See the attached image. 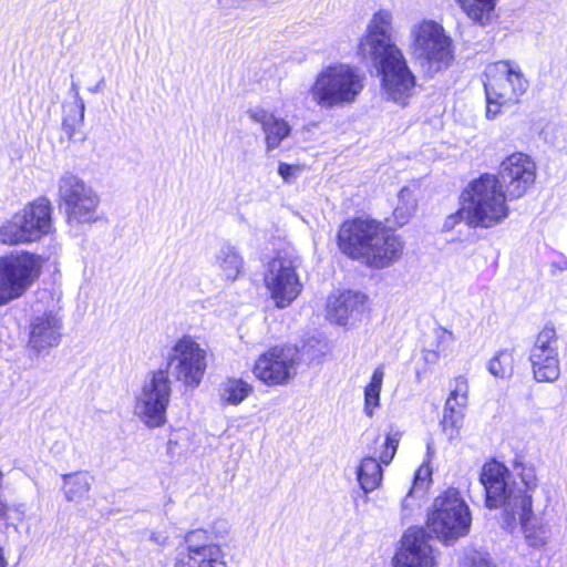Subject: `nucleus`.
<instances>
[{
    "label": "nucleus",
    "instance_id": "obj_1",
    "mask_svg": "<svg viewBox=\"0 0 567 567\" xmlns=\"http://www.w3.org/2000/svg\"><path fill=\"white\" fill-rule=\"evenodd\" d=\"M514 471L519 482L512 481L508 468L497 461L483 465L480 482L486 507L502 509L499 523L505 530L520 528L529 546L542 547L549 540L550 529L533 512V494L538 487L535 467L516 463Z\"/></svg>",
    "mask_w": 567,
    "mask_h": 567
},
{
    "label": "nucleus",
    "instance_id": "obj_2",
    "mask_svg": "<svg viewBox=\"0 0 567 567\" xmlns=\"http://www.w3.org/2000/svg\"><path fill=\"white\" fill-rule=\"evenodd\" d=\"M338 241L342 252L374 268L390 266L403 251V243L398 236L369 219L344 221Z\"/></svg>",
    "mask_w": 567,
    "mask_h": 567
},
{
    "label": "nucleus",
    "instance_id": "obj_3",
    "mask_svg": "<svg viewBox=\"0 0 567 567\" xmlns=\"http://www.w3.org/2000/svg\"><path fill=\"white\" fill-rule=\"evenodd\" d=\"M461 198L462 214H465V223L472 228H492L509 216L508 196L496 175L482 174L465 187Z\"/></svg>",
    "mask_w": 567,
    "mask_h": 567
},
{
    "label": "nucleus",
    "instance_id": "obj_4",
    "mask_svg": "<svg viewBox=\"0 0 567 567\" xmlns=\"http://www.w3.org/2000/svg\"><path fill=\"white\" fill-rule=\"evenodd\" d=\"M410 52L430 76L447 69L454 60L453 40L433 19H422L410 28Z\"/></svg>",
    "mask_w": 567,
    "mask_h": 567
},
{
    "label": "nucleus",
    "instance_id": "obj_5",
    "mask_svg": "<svg viewBox=\"0 0 567 567\" xmlns=\"http://www.w3.org/2000/svg\"><path fill=\"white\" fill-rule=\"evenodd\" d=\"M364 74L353 66L329 65L317 74L309 94L320 107H344L358 100L364 89Z\"/></svg>",
    "mask_w": 567,
    "mask_h": 567
},
{
    "label": "nucleus",
    "instance_id": "obj_6",
    "mask_svg": "<svg viewBox=\"0 0 567 567\" xmlns=\"http://www.w3.org/2000/svg\"><path fill=\"white\" fill-rule=\"evenodd\" d=\"M484 76L486 116L488 118L496 117L504 107L517 104L529 86L519 65L509 61L488 64Z\"/></svg>",
    "mask_w": 567,
    "mask_h": 567
},
{
    "label": "nucleus",
    "instance_id": "obj_7",
    "mask_svg": "<svg viewBox=\"0 0 567 567\" xmlns=\"http://www.w3.org/2000/svg\"><path fill=\"white\" fill-rule=\"evenodd\" d=\"M471 524L470 507L456 488H449L435 497L426 520L429 530L445 544L466 536Z\"/></svg>",
    "mask_w": 567,
    "mask_h": 567
},
{
    "label": "nucleus",
    "instance_id": "obj_8",
    "mask_svg": "<svg viewBox=\"0 0 567 567\" xmlns=\"http://www.w3.org/2000/svg\"><path fill=\"white\" fill-rule=\"evenodd\" d=\"M207 349L194 337L185 334L178 338L167 351V375L189 389L197 388L207 369Z\"/></svg>",
    "mask_w": 567,
    "mask_h": 567
},
{
    "label": "nucleus",
    "instance_id": "obj_9",
    "mask_svg": "<svg viewBox=\"0 0 567 567\" xmlns=\"http://www.w3.org/2000/svg\"><path fill=\"white\" fill-rule=\"evenodd\" d=\"M51 214L52 207L48 199L34 200L0 226V243L19 245L41 239L52 229Z\"/></svg>",
    "mask_w": 567,
    "mask_h": 567
},
{
    "label": "nucleus",
    "instance_id": "obj_10",
    "mask_svg": "<svg viewBox=\"0 0 567 567\" xmlns=\"http://www.w3.org/2000/svg\"><path fill=\"white\" fill-rule=\"evenodd\" d=\"M367 61L373 64L380 75L385 99L405 106L413 95L416 81L402 50L392 48L390 52Z\"/></svg>",
    "mask_w": 567,
    "mask_h": 567
},
{
    "label": "nucleus",
    "instance_id": "obj_11",
    "mask_svg": "<svg viewBox=\"0 0 567 567\" xmlns=\"http://www.w3.org/2000/svg\"><path fill=\"white\" fill-rule=\"evenodd\" d=\"M300 266V258L289 252H280L268 261L264 284L277 308L289 307L301 293Z\"/></svg>",
    "mask_w": 567,
    "mask_h": 567
},
{
    "label": "nucleus",
    "instance_id": "obj_12",
    "mask_svg": "<svg viewBox=\"0 0 567 567\" xmlns=\"http://www.w3.org/2000/svg\"><path fill=\"white\" fill-rule=\"evenodd\" d=\"M58 197L70 225L91 224L97 220L100 197L76 175L65 173L59 178Z\"/></svg>",
    "mask_w": 567,
    "mask_h": 567
},
{
    "label": "nucleus",
    "instance_id": "obj_13",
    "mask_svg": "<svg viewBox=\"0 0 567 567\" xmlns=\"http://www.w3.org/2000/svg\"><path fill=\"white\" fill-rule=\"evenodd\" d=\"M171 393V379L167 371L159 369L153 372L135 396V415L148 427L164 425Z\"/></svg>",
    "mask_w": 567,
    "mask_h": 567
},
{
    "label": "nucleus",
    "instance_id": "obj_14",
    "mask_svg": "<svg viewBox=\"0 0 567 567\" xmlns=\"http://www.w3.org/2000/svg\"><path fill=\"white\" fill-rule=\"evenodd\" d=\"M174 567H227L221 547L213 542L208 530L198 528L184 536L177 549Z\"/></svg>",
    "mask_w": 567,
    "mask_h": 567
},
{
    "label": "nucleus",
    "instance_id": "obj_15",
    "mask_svg": "<svg viewBox=\"0 0 567 567\" xmlns=\"http://www.w3.org/2000/svg\"><path fill=\"white\" fill-rule=\"evenodd\" d=\"M298 365L296 350L272 347L257 358L252 373L266 385H285L295 378Z\"/></svg>",
    "mask_w": 567,
    "mask_h": 567
},
{
    "label": "nucleus",
    "instance_id": "obj_16",
    "mask_svg": "<svg viewBox=\"0 0 567 567\" xmlns=\"http://www.w3.org/2000/svg\"><path fill=\"white\" fill-rule=\"evenodd\" d=\"M496 177L508 198L518 199L535 184L536 164L529 155L515 152L501 162Z\"/></svg>",
    "mask_w": 567,
    "mask_h": 567
},
{
    "label": "nucleus",
    "instance_id": "obj_17",
    "mask_svg": "<svg viewBox=\"0 0 567 567\" xmlns=\"http://www.w3.org/2000/svg\"><path fill=\"white\" fill-rule=\"evenodd\" d=\"M559 339L554 327L545 326L537 334L529 352L533 374L538 382H554L559 378Z\"/></svg>",
    "mask_w": 567,
    "mask_h": 567
},
{
    "label": "nucleus",
    "instance_id": "obj_18",
    "mask_svg": "<svg viewBox=\"0 0 567 567\" xmlns=\"http://www.w3.org/2000/svg\"><path fill=\"white\" fill-rule=\"evenodd\" d=\"M393 30V12L390 9H379L370 18L364 35L360 39L358 54L368 60L400 49L391 41Z\"/></svg>",
    "mask_w": 567,
    "mask_h": 567
},
{
    "label": "nucleus",
    "instance_id": "obj_19",
    "mask_svg": "<svg viewBox=\"0 0 567 567\" xmlns=\"http://www.w3.org/2000/svg\"><path fill=\"white\" fill-rule=\"evenodd\" d=\"M393 567H435V556L422 529H409L392 559Z\"/></svg>",
    "mask_w": 567,
    "mask_h": 567
},
{
    "label": "nucleus",
    "instance_id": "obj_20",
    "mask_svg": "<svg viewBox=\"0 0 567 567\" xmlns=\"http://www.w3.org/2000/svg\"><path fill=\"white\" fill-rule=\"evenodd\" d=\"M62 327L61 318L53 310L33 315L29 323L28 347L38 355L49 353L60 344Z\"/></svg>",
    "mask_w": 567,
    "mask_h": 567
},
{
    "label": "nucleus",
    "instance_id": "obj_21",
    "mask_svg": "<svg viewBox=\"0 0 567 567\" xmlns=\"http://www.w3.org/2000/svg\"><path fill=\"white\" fill-rule=\"evenodd\" d=\"M470 385L465 377L458 375L451 382L450 394L443 409L441 421L443 431L451 437H455L463 425L465 411L468 404Z\"/></svg>",
    "mask_w": 567,
    "mask_h": 567
},
{
    "label": "nucleus",
    "instance_id": "obj_22",
    "mask_svg": "<svg viewBox=\"0 0 567 567\" xmlns=\"http://www.w3.org/2000/svg\"><path fill=\"white\" fill-rule=\"evenodd\" d=\"M42 261L38 255L21 252L0 258V274L14 280L24 289H29L39 278Z\"/></svg>",
    "mask_w": 567,
    "mask_h": 567
},
{
    "label": "nucleus",
    "instance_id": "obj_23",
    "mask_svg": "<svg viewBox=\"0 0 567 567\" xmlns=\"http://www.w3.org/2000/svg\"><path fill=\"white\" fill-rule=\"evenodd\" d=\"M367 297L357 291L347 290L331 296L327 305L328 319L339 326L358 321L365 309Z\"/></svg>",
    "mask_w": 567,
    "mask_h": 567
},
{
    "label": "nucleus",
    "instance_id": "obj_24",
    "mask_svg": "<svg viewBox=\"0 0 567 567\" xmlns=\"http://www.w3.org/2000/svg\"><path fill=\"white\" fill-rule=\"evenodd\" d=\"M249 118L261 126L265 135L266 153L277 150L280 144L291 134V125L282 117L276 116L274 113L265 109H254L248 112Z\"/></svg>",
    "mask_w": 567,
    "mask_h": 567
},
{
    "label": "nucleus",
    "instance_id": "obj_25",
    "mask_svg": "<svg viewBox=\"0 0 567 567\" xmlns=\"http://www.w3.org/2000/svg\"><path fill=\"white\" fill-rule=\"evenodd\" d=\"M432 471L427 464H422L414 473L413 482L401 502L402 518L411 517L421 508L422 502L431 484Z\"/></svg>",
    "mask_w": 567,
    "mask_h": 567
},
{
    "label": "nucleus",
    "instance_id": "obj_26",
    "mask_svg": "<svg viewBox=\"0 0 567 567\" xmlns=\"http://www.w3.org/2000/svg\"><path fill=\"white\" fill-rule=\"evenodd\" d=\"M215 266L220 275L229 281H235L244 269V257L237 247L224 243L215 255Z\"/></svg>",
    "mask_w": 567,
    "mask_h": 567
},
{
    "label": "nucleus",
    "instance_id": "obj_27",
    "mask_svg": "<svg viewBox=\"0 0 567 567\" xmlns=\"http://www.w3.org/2000/svg\"><path fill=\"white\" fill-rule=\"evenodd\" d=\"M462 12L476 25L486 27L495 19L497 0H455Z\"/></svg>",
    "mask_w": 567,
    "mask_h": 567
},
{
    "label": "nucleus",
    "instance_id": "obj_28",
    "mask_svg": "<svg viewBox=\"0 0 567 567\" xmlns=\"http://www.w3.org/2000/svg\"><path fill=\"white\" fill-rule=\"evenodd\" d=\"M62 491L68 502L80 503L87 498L94 477L85 471L63 475Z\"/></svg>",
    "mask_w": 567,
    "mask_h": 567
},
{
    "label": "nucleus",
    "instance_id": "obj_29",
    "mask_svg": "<svg viewBox=\"0 0 567 567\" xmlns=\"http://www.w3.org/2000/svg\"><path fill=\"white\" fill-rule=\"evenodd\" d=\"M382 477L381 464L374 457H364L361 461L357 471V478L364 493L377 489L381 485Z\"/></svg>",
    "mask_w": 567,
    "mask_h": 567
},
{
    "label": "nucleus",
    "instance_id": "obj_30",
    "mask_svg": "<svg viewBox=\"0 0 567 567\" xmlns=\"http://www.w3.org/2000/svg\"><path fill=\"white\" fill-rule=\"evenodd\" d=\"M220 399L231 405H238L252 392V385L243 379L229 378L220 384Z\"/></svg>",
    "mask_w": 567,
    "mask_h": 567
},
{
    "label": "nucleus",
    "instance_id": "obj_31",
    "mask_svg": "<svg viewBox=\"0 0 567 567\" xmlns=\"http://www.w3.org/2000/svg\"><path fill=\"white\" fill-rule=\"evenodd\" d=\"M384 379L383 367L374 369L370 382L364 388L363 411L367 416L372 417L374 410L380 406V394Z\"/></svg>",
    "mask_w": 567,
    "mask_h": 567
},
{
    "label": "nucleus",
    "instance_id": "obj_32",
    "mask_svg": "<svg viewBox=\"0 0 567 567\" xmlns=\"http://www.w3.org/2000/svg\"><path fill=\"white\" fill-rule=\"evenodd\" d=\"M415 209L416 199L413 196L412 192L406 187L402 188L399 194L398 205L393 213L395 221L400 226L405 225L411 218V216L414 214Z\"/></svg>",
    "mask_w": 567,
    "mask_h": 567
},
{
    "label": "nucleus",
    "instance_id": "obj_33",
    "mask_svg": "<svg viewBox=\"0 0 567 567\" xmlns=\"http://www.w3.org/2000/svg\"><path fill=\"white\" fill-rule=\"evenodd\" d=\"M514 355L511 350L499 351L488 363V371L496 378H505L512 373Z\"/></svg>",
    "mask_w": 567,
    "mask_h": 567
},
{
    "label": "nucleus",
    "instance_id": "obj_34",
    "mask_svg": "<svg viewBox=\"0 0 567 567\" xmlns=\"http://www.w3.org/2000/svg\"><path fill=\"white\" fill-rule=\"evenodd\" d=\"M437 339V349H424L422 351V357L425 363L427 364H435L437 363L441 352L445 351V347L450 346L454 341V334L446 330V329H440L436 333Z\"/></svg>",
    "mask_w": 567,
    "mask_h": 567
},
{
    "label": "nucleus",
    "instance_id": "obj_35",
    "mask_svg": "<svg viewBox=\"0 0 567 567\" xmlns=\"http://www.w3.org/2000/svg\"><path fill=\"white\" fill-rule=\"evenodd\" d=\"M84 111V102L80 99V105H78V109L63 120V131L68 135L69 140H75L78 137L83 125Z\"/></svg>",
    "mask_w": 567,
    "mask_h": 567
},
{
    "label": "nucleus",
    "instance_id": "obj_36",
    "mask_svg": "<svg viewBox=\"0 0 567 567\" xmlns=\"http://www.w3.org/2000/svg\"><path fill=\"white\" fill-rule=\"evenodd\" d=\"M27 289L22 288L14 280H10L4 274H0V306L22 297Z\"/></svg>",
    "mask_w": 567,
    "mask_h": 567
},
{
    "label": "nucleus",
    "instance_id": "obj_37",
    "mask_svg": "<svg viewBox=\"0 0 567 567\" xmlns=\"http://www.w3.org/2000/svg\"><path fill=\"white\" fill-rule=\"evenodd\" d=\"M399 445V437L398 434L391 436L388 435L385 443H384V450L382 451L380 455V462L384 465L390 464V462L393 460L396 449Z\"/></svg>",
    "mask_w": 567,
    "mask_h": 567
},
{
    "label": "nucleus",
    "instance_id": "obj_38",
    "mask_svg": "<svg viewBox=\"0 0 567 567\" xmlns=\"http://www.w3.org/2000/svg\"><path fill=\"white\" fill-rule=\"evenodd\" d=\"M299 171H300L299 166L289 165L287 163H279V166H278V174L287 183L291 182L296 177V175Z\"/></svg>",
    "mask_w": 567,
    "mask_h": 567
},
{
    "label": "nucleus",
    "instance_id": "obj_39",
    "mask_svg": "<svg viewBox=\"0 0 567 567\" xmlns=\"http://www.w3.org/2000/svg\"><path fill=\"white\" fill-rule=\"evenodd\" d=\"M316 343L319 348L311 353L310 349L313 348L312 341H308L303 347V351L309 353L310 360H320L326 354L327 344L320 341H316Z\"/></svg>",
    "mask_w": 567,
    "mask_h": 567
},
{
    "label": "nucleus",
    "instance_id": "obj_40",
    "mask_svg": "<svg viewBox=\"0 0 567 567\" xmlns=\"http://www.w3.org/2000/svg\"><path fill=\"white\" fill-rule=\"evenodd\" d=\"M464 567H492L491 563L481 554L475 553L467 557L464 561Z\"/></svg>",
    "mask_w": 567,
    "mask_h": 567
},
{
    "label": "nucleus",
    "instance_id": "obj_41",
    "mask_svg": "<svg viewBox=\"0 0 567 567\" xmlns=\"http://www.w3.org/2000/svg\"><path fill=\"white\" fill-rule=\"evenodd\" d=\"M461 220L465 221V214H462V207L455 214H452L446 218L444 229L450 230L454 228Z\"/></svg>",
    "mask_w": 567,
    "mask_h": 567
},
{
    "label": "nucleus",
    "instance_id": "obj_42",
    "mask_svg": "<svg viewBox=\"0 0 567 567\" xmlns=\"http://www.w3.org/2000/svg\"><path fill=\"white\" fill-rule=\"evenodd\" d=\"M151 540L159 547H164L167 544L168 536L163 533H152Z\"/></svg>",
    "mask_w": 567,
    "mask_h": 567
},
{
    "label": "nucleus",
    "instance_id": "obj_43",
    "mask_svg": "<svg viewBox=\"0 0 567 567\" xmlns=\"http://www.w3.org/2000/svg\"><path fill=\"white\" fill-rule=\"evenodd\" d=\"M218 4L223 8H235L240 0H217Z\"/></svg>",
    "mask_w": 567,
    "mask_h": 567
},
{
    "label": "nucleus",
    "instance_id": "obj_44",
    "mask_svg": "<svg viewBox=\"0 0 567 567\" xmlns=\"http://www.w3.org/2000/svg\"><path fill=\"white\" fill-rule=\"evenodd\" d=\"M103 85H104V79H101V80L96 83V85H94L93 87H90V89H89V91H90L91 93H99V92H101V91H102Z\"/></svg>",
    "mask_w": 567,
    "mask_h": 567
},
{
    "label": "nucleus",
    "instance_id": "obj_45",
    "mask_svg": "<svg viewBox=\"0 0 567 567\" xmlns=\"http://www.w3.org/2000/svg\"><path fill=\"white\" fill-rule=\"evenodd\" d=\"M71 89H72V91H74V95H75V99L78 101V105H80L81 96H80V93H79V90H78V85L75 83H72Z\"/></svg>",
    "mask_w": 567,
    "mask_h": 567
},
{
    "label": "nucleus",
    "instance_id": "obj_46",
    "mask_svg": "<svg viewBox=\"0 0 567 567\" xmlns=\"http://www.w3.org/2000/svg\"><path fill=\"white\" fill-rule=\"evenodd\" d=\"M6 566H7V561L3 557L2 549L0 548V567H6Z\"/></svg>",
    "mask_w": 567,
    "mask_h": 567
},
{
    "label": "nucleus",
    "instance_id": "obj_47",
    "mask_svg": "<svg viewBox=\"0 0 567 567\" xmlns=\"http://www.w3.org/2000/svg\"><path fill=\"white\" fill-rule=\"evenodd\" d=\"M559 270H567V258L558 266Z\"/></svg>",
    "mask_w": 567,
    "mask_h": 567
}]
</instances>
